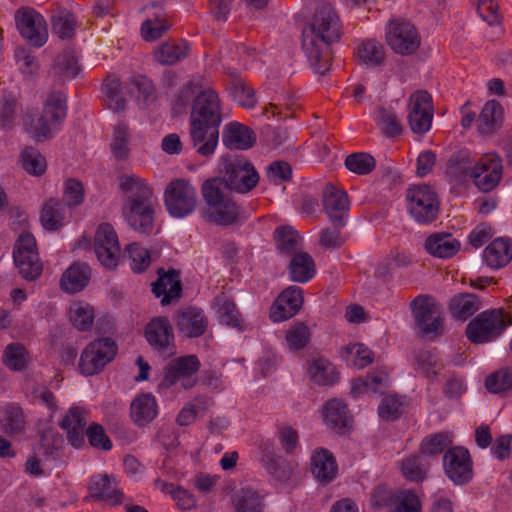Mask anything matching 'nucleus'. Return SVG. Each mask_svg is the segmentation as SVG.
Wrapping results in <instances>:
<instances>
[{
  "label": "nucleus",
  "instance_id": "20e7f679",
  "mask_svg": "<svg viewBox=\"0 0 512 512\" xmlns=\"http://www.w3.org/2000/svg\"><path fill=\"white\" fill-rule=\"evenodd\" d=\"M201 195L205 205L200 214L208 222L228 227L243 222L247 216L244 208L231 195L221 188L218 178H210L203 182Z\"/></svg>",
  "mask_w": 512,
  "mask_h": 512
},
{
  "label": "nucleus",
  "instance_id": "2eb2a0df",
  "mask_svg": "<svg viewBox=\"0 0 512 512\" xmlns=\"http://www.w3.org/2000/svg\"><path fill=\"white\" fill-rule=\"evenodd\" d=\"M16 27L21 36L35 47L43 46L48 39L47 24L44 18L29 7H22L15 14Z\"/></svg>",
  "mask_w": 512,
  "mask_h": 512
},
{
  "label": "nucleus",
  "instance_id": "c03bdc74",
  "mask_svg": "<svg viewBox=\"0 0 512 512\" xmlns=\"http://www.w3.org/2000/svg\"><path fill=\"white\" fill-rule=\"evenodd\" d=\"M503 110L501 104L496 100L488 101L478 118V130L481 134L493 133L501 124Z\"/></svg>",
  "mask_w": 512,
  "mask_h": 512
},
{
  "label": "nucleus",
  "instance_id": "2f4dec72",
  "mask_svg": "<svg viewBox=\"0 0 512 512\" xmlns=\"http://www.w3.org/2000/svg\"><path fill=\"white\" fill-rule=\"evenodd\" d=\"M483 259L491 268L506 266L512 259V242L506 238L493 240L484 250Z\"/></svg>",
  "mask_w": 512,
  "mask_h": 512
},
{
  "label": "nucleus",
  "instance_id": "bb28decb",
  "mask_svg": "<svg viewBox=\"0 0 512 512\" xmlns=\"http://www.w3.org/2000/svg\"><path fill=\"white\" fill-rule=\"evenodd\" d=\"M475 162L470 153L461 150L454 153L447 162L446 176L455 185L463 184L474 173Z\"/></svg>",
  "mask_w": 512,
  "mask_h": 512
},
{
  "label": "nucleus",
  "instance_id": "ddd939ff",
  "mask_svg": "<svg viewBox=\"0 0 512 512\" xmlns=\"http://www.w3.org/2000/svg\"><path fill=\"white\" fill-rule=\"evenodd\" d=\"M386 42L390 48L400 55L415 53L421 44L420 35L408 21H391L386 32Z\"/></svg>",
  "mask_w": 512,
  "mask_h": 512
},
{
  "label": "nucleus",
  "instance_id": "473e14b6",
  "mask_svg": "<svg viewBox=\"0 0 512 512\" xmlns=\"http://www.w3.org/2000/svg\"><path fill=\"white\" fill-rule=\"evenodd\" d=\"M131 418L138 426H146L158 413V406L154 396L142 394L131 403Z\"/></svg>",
  "mask_w": 512,
  "mask_h": 512
},
{
  "label": "nucleus",
  "instance_id": "a211bd4d",
  "mask_svg": "<svg viewBox=\"0 0 512 512\" xmlns=\"http://www.w3.org/2000/svg\"><path fill=\"white\" fill-rule=\"evenodd\" d=\"M473 464L470 454L463 447L449 448L443 456L446 476L456 485H463L473 478Z\"/></svg>",
  "mask_w": 512,
  "mask_h": 512
},
{
  "label": "nucleus",
  "instance_id": "1a4fd4ad",
  "mask_svg": "<svg viewBox=\"0 0 512 512\" xmlns=\"http://www.w3.org/2000/svg\"><path fill=\"white\" fill-rule=\"evenodd\" d=\"M407 210L420 224L435 221L439 214L440 201L437 193L428 185H414L406 192Z\"/></svg>",
  "mask_w": 512,
  "mask_h": 512
},
{
  "label": "nucleus",
  "instance_id": "dca6fc26",
  "mask_svg": "<svg viewBox=\"0 0 512 512\" xmlns=\"http://www.w3.org/2000/svg\"><path fill=\"white\" fill-rule=\"evenodd\" d=\"M145 337L152 349L163 358H170L177 352L170 321L166 317L151 320L145 329Z\"/></svg>",
  "mask_w": 512,
  "mask_h": 512
},
{
  "label": "nucleus",
  "instance_id": "f8f14e48",
  "mask_svg": "<svg viewBox=\"0 0 512 512\" xmlns=\"http://www.w3.org/2000/svg\"><path fill=\"white\" fill-rule=\"evenodd\" d=\"M116 344L111 338H101L88 344L83 350L79 369L84 375L99 373L116 354Z\"/></svg>",
  "mask_w": 512,
  "mask_h": 512
},
{
  "label": "nucleus",
  "instance_id": "39448f33",
  "mask_svg": "<svg viewBox=\"0 0 512 512\" xmlns=\"http://www.w3.org/2000/svg\"><path fill=\"white\" fill-rule=\"evenodd\" d=\"M67 115V97L60 91L50 92L41 114L30 115L24 120L26 130L38 141L51 138Z\"/></svg>",
  "mask_w": 512,
  "mask_h": 512
},
{
  "label": "nucleus",
  "instance_id": "0e129e2a",
  "mask_svg": "<svg viewBox=\"0 0 512 512\" xmlns=\"http://www.w3.org/2000/svg\"><path fill=\"white\" fill-rule=\"evenodd\" d=\"M125 255L130 261V268L137 273L145 271L151 263L149 251L137 243L128 245L125 249Z\"/></svg>",
  "mask_w": 512,
  "mask_h": 512
},
{
  "label": "nucleus",
  "instance_id": "e2e57ef3",
  "mask_svg": "<svg viewBox=\"0 0 512 512\" xmlns=\"http://www.w3.org/2000/svg\"><path fill=\"white\" fill-rule=\"evenodd\" d=\"M485 386L495 394L512 390V368L506 367L492 373L486 378Z\"/></svg>",
  "mask_w": 512,
  "mask_h": 512
},
{
  "label": "nucleus",
  "instance_id": "4be33fe9",
  "mask_svg": "<svg viewBox=\"0 0 512 512\" xmlns=\"http://www.w3.org/2000/svg\"><path fill=\"white\" fill-rule=\"evenodd\" d=\"M303 290L298 286H289L277 297L270 309L273 322H281L296 315L303 305Z\"/></svg>",
  "mask_w": 512,
  "mask_h": 512
},
{
  "label": "nucleus",
  "instance_id": "a18cd8bd",
  "mask_svg": "<svg viewBox=\"0 0 512 512\" xmlns=\"http://www.w3.org/2000/svg\"><path fill=\"white\" fill-rule=\"evenodd\" d=\"M104 102L114 111L124 110L126 100L122 93L121 81L116 75H108L103 83Z\"/></svg>",
  "mask_w": 512,
  "mask_h": 512
},
{
  "label": "nucleus",
  "instance_id": "680f3d73",
  "mask_svg": "<svg viewBox=\"0 0 512 512\" xmlns=\"http://www.w3.org/2000/svg\"><path fill=\"white\" fill-rule=\"evenodd\" d=\"M429 464L422 455H413L403 460L402 473L412 481H421L426 477Z\"/></svg>",
  "mask_w": 512,
  "mask_h": 512
},
{
  "label": "nucleus",
  "instance_id": "13d9d810",
  "mask_svg": "<svg viewBox=\"0 0 512 512\" xmlns=\"http://www.w3.org/2000/svg\"><path fill=\"white\" fill-rule=\"evenodd\" d=\"M69 317L72 324L81 331L90 330L94 320L93 308L82 302L73 303L70 306Z\"/></svg>",
  "mask_w": 512,
  "mask_h": 512
},
{
  "label": "nucleus",
  "instance_id": "09e8293b",
  "mask_svg": "<svg viewBox=\"0 0 512 512\" xmlns=\"http://www.w3.org/2000/svg\"><path fill=\"white\" fill-rule=\"evenodd\" d=\"M40 219L45 229H59L64 224L65 206L57 199H49L43 205Z\"/></svg>",
  "mask_w": 512,
  "mask_h": 512
},
{
  "label": "nucleus",
  "instance_id": "e433bc0d",
  "mask_svg": "<svg viewBox=\"0 0 512 512\" xmlns=\"http://www.w3.org/2000/svg\"><path fill=\"white\" fill-rule=\"evenodd\" d=\"M290 257L289 274L292 281L305 283L314 277L315 263L308 253L298 252Z\"/></svg>",
  "mask_w": 512,
  "mask_h": 512
},
{
  "label": "nucleus",
  "instance_id": "bf43d9fd",
  "mask_svg": "<svg viewBox=\"0 0 512 512\" xmlns=\"http://www.w3.org/2000/svg\"><path fill=\"white\" fill-rule=\"evenodd\" d=\"M171 24L163 14H156L153 18H148L142 23L141 33L146 41H154L160 38Z\"/></svg>",
  "mask_w": 512,
  "mask_h": 512
},
{
  "label": "nucleus",
  "instance_id": "4c0bfd02",
  "mask_svg": "<svg viewBox=\"0 0 512 512\" xmlns=\"http://www.w3.org/2000/svg\"><path fill=\"white\" fill-rule=\"evenodd\" d=\"M459 247V242L450 234H433L425 241L427 252L439 258L452 257L458 252Z\"/></svg>",
  "mask_w": 512,
  "mask_h": 512
},
{
  "label": "nucleus",
  "instance_id": "8fccbe9b",
  "mask_svg": "<svg viewBox=\"0 0 512 512\" xmlns=\"http://www.w3.org/2000/svg\"><path fill=\"white\" fill-rule=\"evenodd\" d=\"M215 305L217 307V316L220 323L235 328L241 326V314L235 303L225 294H221L215 298Z\"/></svg>",
  "mask_w": 512,
  "mask_h": 512
},
{
  "label": "nucleus",
  "instance_id": "72a5a7b5",
  "mask_svg": "<svg viewBox=\"0 0 512 512\" xmlns=\"http://www.w3.org/2000/svg\"><path fill=\"white\" fill-rule=\"evenodd\" d=\"M90 275L88 265L73 264L62 274L60 286L68 293L79 292L87 286Z\"/></svg>",
  "mask_w": 512,
  "mask_h": 512
},
{
  "label": "nucleus",
  "instance_id": "9d476101",
  "mask_svg": "<svg viewBox=\"0 0 512 512\" xmlns=\"http://www.w3.org/2000/svg\"><path fill=\"white\" fill-rule=\"evenodd\" d=\"M200 368V361L196 355L177 357L164 368L160 388L168 389L180 383L185 390L194 387L197 383L196 373Z\"/></svg>",
  "mask_w": 512,
  "mask_h": 512
},
{
  "label": "nucleus",
  "instance_id": "49530a36",
  "mask_svg": "<svg viewBox=\"0 0 512 512\" xmlns=\"http://www.w3.org/2000/svg\"><path fill=\"white\" fill-rule=\"evenodd\" d=\"M188 54V46L184 42L169 41L154 50L155 60L162 65H173Z\"/></svg>",
  "mask_w": 512,
  "mask_h": 512
},
{
  "label": "nucleus",
  "instance_id": "603ef678",
  "mask_svg": "<svg viewBox=\"0 0 512 512\" xmlns=\"http://www.w3.org/2000/svg\"><path fill=\"white\" fill-rule=\"evenodd\" d=\"M127 84L132 93H137L136 99L139 104L147 107L156 101L155 86L147 77L143 75L131 77Z\"/></svg>",
  "mask_w": 512,
  "mask_h": 512
},
{
  "label": "nucleus",
  "instance_id": "3c124183",
  "mask_svg": "<svg viewBox=\"0 0 512 512\" xmlns=\"http://www.w3.org/2000/svg\"><path fill=\"white\" fill-rule=\"evenodd\" d=\"M388 382V375L383 371H374L369 373L364 379L354 381L351 393L358 397L363 393H378Z\"/></svg>",
  "mask_w": 512,
  "mask_h": 512
},
{
  "label": "nucleus",
  "instance_id": "4d7b16f0",
  "mask_svg": "<svg viewBox=\"0 0 512 512\" xmlns=\"http://www.w3.org/2000/svg\"><path fill=\"white\" fill-rule=\"evenodd\" d=\"M130 135L126 124L121 123L114 127L110 148L113 156L117 160H125L130 153L129 148Z\"/></svg>",
  "mask_w": 512,
  "mask_h": 512
},
{
  "label": "nucleus",
  "instance_id": "c756f323",
  "mask_svg": "<svg viewBox=\"0 0 512 512\" xmlns=\"http://www.w3.org/2000/svg\"><path fill=\"white\" fill-rule=\"evenodd\" d=\"M222 141L229 149L246 150L254 145L255 135L249 127L230 122L224 128Z\"/></svg>",
  "mask_w": 512,
  "mask_h": 512
},
{
  "label": "nucleus",
  "instance_id": "338daca9",
  "mask_svg": "<svg viewBox=\"0 0 512 512\" xmlns=\"http://www.w3.org/2000/svg\"><path fill=\"white\" fill-rule=\"evenodd\" d=\"M403 409V399L398 395L391 394L383 397L378 407V414L381 419L393 421L401 416V414L403 413Z\"/></svg>",
  "mask_w": 512,
  "mask_h": 512
},
{
  "label": "nucleus",
  "instance_id": "9b49d317",
  "mask_svg": "<svg viewBox=\"0 0 512 512\" xmlns=\"http://www.w3.org/2000/svg\"><path fill=\"white\" fill-rule=\"evenodd\" d=\"M15 265L26 280H35L42 273V263L39 259L36 240L29 232L19 235L13 252Z\"/></svg>",
  "mask_w": 512,
  "mask_h": 512
},
{
  "label": "nucleus",
  "instance_id": "864d4df0",
  "mask_svg": "<svg viewBox=\"0 0 512 512\" xmlns=\"http://www.w3.org/2000/svg\"><path fill=\"white\" fill-rule=\"evenodd\" d=\"M52 30L61 39L72 37L75 31L76 21L71 12L58 7L53 11L51 17Z\"/></svg>",
  "mask_w": 512,
  "mask_h": 512
},
{
  "label": "nucleus",
  "instance_id": "37998d69",
  "mask_svg": "<svg viewBox=\"0 0 512 512\" xmlns=\"http://www.w3.org/2000/svg\"><path fill=\"white\" fill-rule=\"evenodd\" d=\"M310 379L321 386L334 384L338 379V373L334 365L324 358L313 359L308 365Z\"/></svg>",
  "mask_w": 512,
  "mask_h": 512
},
{
  "label": "nucleus",
  "instance_id": "a19ab883",
  "mask_svg": "<svg viewBox=\"0 0 512 512\" xmlns=\"http://www.w3.org/2000/svg\"><path fill=\"white\" fill-rule=\"evenodd\" d=\"M324 420L337 432H342L349 424L347 405L339 399H331L324 406Z\"/></svg>",
  "mask_w": 512,
  "mask_h": 512
},
{
  "label": "nucleus",
  "instance_id": "6e6552de",
  "mask_svg": "<svg viewBox=\"0 0 512 512\" xmlns=\"http://www.w3.org/2000/svg\"><path fill=\"white\" fill-rule=\"evenodd\" d=\"M198 196L190 181L179 178L171 181L164 191V204L170 216L184 218L197 207Z\"/></svg>",
  "mask_w": 512,
  "mask_h": 512
},
{
  "label": "nucleus",
  "instance_id": "412c9836",
  "mask_svg": "<svg viewBox=\"0 0 512 512\" xmlns=\"http://www.w3.org/2000/svg\"><path fill=\"white\" fill-rule=\"evenodd\" d=\"M322 203L332 224L345 226L350 208L347 193L333 185H327L323 190Z\"/></svg>",
  "mask_w": 512,
  "mask_h": 512
},
{
  "label": "nucleus",
  "instance_id": "c85d7f7f",
  "mask_svg": "<svg viewBox=\"0 0 512 512\" xmlns=\"http://www.w3.org/2000/svg\"><path fill=\"white\" fill-rule=\"evenodd\" d=\"M163 269L158 270L159 278L153 283L152 291L156 297L163 296L161 303L166 305L173 299L180 297L181 282L179 272L171 269L168 272H163Z\"/></svg>",
  "mask_w": 512,
  "mask_h": 512
},
{
  "label": "nucleus",
  "instance_id": "f03ea898",
  "mask_svg": "<svg viewBox=\"0 0 512 512\" xmlns=\"http://www.w3.org/2000/svg\"><path fill=\"white\" fill-rule=\"evenodd\" d=\"M221 122L218 94L213 89L200 92L192 105L189 129L192 146L200 156L208 158L214 154Z\"/></svg>",
  "mask_w": 512,
  "mask_h": 512
},
{
  "label": "nucleus",
  "instance_id": "5701e85b",
  "mask_svg": "<svg viewBox=\"0 0 512 512\" xmlns=\"http://www.w3.org/2000/svg\"><path fill=\"white\" fill-rule=\"evenodd\" d=\"M87 418V409L72 406L59 423L60 427L66 431L69 443L76 449L82 448L85 444Z\"/></svg>",
  "mask_w": 512,
  "mask_h": 512
},
{
  "label": "nucleus",
  "instance_id": "6ab92c4d",
  "mask_svg": "<svg viewBox=\"0 0 512 512\" xmlns=\"http://www.w3.org/2000/svg\"><path fill=\"white\" fill-rule=\"evenodd\" d=\"M433 119L432 97L425 90H418L409 97L408 122L411 130L424 134L431 128Z\"/></svg>",
  "mask_w": 512,
  "mask_h": 512
},
{
  "label": "nucleus",
  "instance_id": "69168bd1",
  "mask_svg": "<svg viewBox=\"0 0 512 512\" xmlns=\"http://www.w3.org/2000/svg\"><path fill=\"white\" fill-rule=\"evenodd\" d=\"M54 72L64 78H74L78 75L80 67L72 51H63L59 54L54 63Z\"/></svg>",
  "mask_w": 512,
  "mask_h": 512
},
{
  "label": "nucleus",
  "instance_id": "6e6d98bb",
  "mask_svg": "<svg viewBox=\"0 0 512 512\" xmlns=\"http://www.w3.org/2000/svg\"><path fill=\"white\" fill-rule=\"evenodd\" d=\"M29 362V354L20 343H11L6 346L3 353L4 365L12 371L24 370Z\"/></svg>",
  "mask_w": 512,
  "mask_h": 512
},
{
  "label": "nucleus",
  "instance_id": "0eeeda50",
  "mask_svg": "<svg viewBox=\"0 0 512 512\" xmlns=\"http://www.w3.org/2000/svg\"><path fill=\"white\" fill-rule=\"evenodd\" d=\"M512 325V317L502 309L481 312L472 319L465 329L467 339L474 344L491 342Z\"/></svg>",
  "mask_w": 512,
  "mask_h": 512
},
{
  "label": "nucleus",
  "instance_id": "79ce46f5",
  "mask_svg": "<svg viewBox=\"0 0 512 512\" xmlns=\"http://www.w3.org/2000/svg\"><path fill=\"white\" fill-rule=\"evenodd\" d=\"M232 503L234 512H264L263 497L249 487L237 491L233 495Z\"/></svg>",
  "mask_w": 512,
  "mask_h": 512
},
{
  "label": "nucleus",
  "instance_id": "f3484780",
  "mask_svg": "<svg viewBox=\"0 0 512 512\" xmlns=\"http://www.w3.org/2000/svg\"><path fill=\"white\" fill-rule=\"evenodd\" d=\"M94 251L97 259L104 267L114 269L120 258L118 236L109 223L101 224L94 236Z\"/></svg>",
  "mask_w": 512,
  "mask_h": 512
},
{
  "label": "nucleus",
  "instance_id": "393cba45",
  "mask_svg": "<svg viewBox=\"0 0 512 512\" xmlns=\"http://www.w3.org/2000/svg\"><path fill=\"white\" fill-rule=\"evenodd\" d=\"M88 489L92 498L105 501L109 505L121 504L124 499V494L116 487L115 479L107 474L94 475Z\"/></svg>",
  "mask_w": 512,
  "mask_h": 512
},
{
  "label": "nucleus",
  "instance_id": "7c9ffc66",
  "mask_svg": "<svg viewBox=\"0 0 512 512\" xmlns=\"http://www.w3.org/2000/svg\"><path fill=\"white\" fill-rule=\"evenodd\" d=\"M337 464L334 456L327 449H317L311 457V472L321 483H328L337 473Z\"/></svg>",
  "mask_w": 512,
  "mask_h": 512
},
{
  "label": "nucleus",
  "instance_id": "ea45409f",
  "mask_svg": "<svg viewBox=\"0 0 512 512\" xmlns=\"http://www.w3.org/2000/svg\"><path fill=\"white\" fill-rule=\"evenodd\" d=\"M481 307V302L477 295L471 293H462L454 296L449 302L451 315L459 320L465 321Z\"/></svg>",
  "mask_w": 512,
  "mask_h": 512
},
{
  "label": "nucleus",
  "instance_id": "b1692460",
  "mask_svg": "<svg viewBox=\"0 0 512 512\" xmlns=\"http://www.w3.org/2000/svg\"><path fill=\"white\" fill-rule=\"evenodd\" d=\"M176 326L188 338L202 336L207 327L208 319L201 309L188 307L179 311L175 316Z\"/></svg>",
  "mask_w": 512,
  "mask_h": 512
},
{
  "label": "nucleus",
  "instance_id": "c9c22d12",
  "mask_svg": "<svg viewBox=\"0 0 512 512\" xmlns=\"http://www.w3.org/2000/svg\"><path fill=\"white\" fill-rule=\"evenodd\" d=\"M39 451L46 459L57 460L63 447L62 435L52 426L39 430Z\"/></svg>",
  "mask_w": 512,
  "mask_h": 512
},
{
  "label": "nucleus",
  "instance_id": "f704fd0d",
  "mask_svg": "<svg viewBox=\"0 0 512 512\" xmlns=\"http://www.w3.org/2000/svg\"><path fill=\"white\" fill-rule=\"evenodd\" d=\"M277 251L284 256L290 257L301 247V237L290 225L278 226L273 234Z\"/></svg>",
  "mask_w": 512,
  "mask_h": 512
},
{
  "label": "nucleus",
  "instance_id": "58836bf2",
  "mask_svg": "<svg viewBox=\"0 0 512 512\" xmlns=\"http://www.w3.org/2000/svg\"><path fill=\"white\" fill-rule=\"evenodd\" d=\"M414 369L428 379H435L443 370V363L435 350H420L414 355Z\"/></svg>",
  "mask_w": 512,
  "mask_h": 512
},
{
  "label": "nucleus",
  "instance_id": "052dcab7",
  "mask_svg": "<svg viewBox=\"0 0 512 512\" xmlns=\"http://www.w3.org/2000/svg\"><path fill=\"white\" fill-rule=\"evenodd\" d=\"M21 159L24 170L31 175L40 176L46 171V160L36 148L26 147L21 154Z\"/></svg>",
  "mask_w": 512,
  "mask_h": 512
},
{
  "label": "nucleus",
  "instance_id": "a878e982",
  "mask_svg": "<svg viewBox=\"0 0 512 512\" xmlns=\"http://www.w3.org/2000/svg\"><path fill=\"white\" fill-rule=\"evenodd\" d=\"M28 421L23 408L17 403H8L0 408V428L10 437L26 432Z\"/></svg>",
  "mask_w": 512,
  "mask_h": 512
},
{
  "label": "nucleus",
  "instance_id": "cd10ccee",
  "mask_svg": "<svg viewBox=\"0 0 512 512\" xmlns=\"http://www.w3.org/2000/svg\"><path fill=\"white\" fill-rule=\"evenodd\" d=\"M357 62L368 68L374 69L384 64L386 52L383 44L375 39L361 40L354 49Z\"/></svg>",
  "mask_w": 512,
  "mask_h": 512
},
{
  "label": "nucleus",
  "instance_id": "4468645a",
  "mask_svg": "<svg viewBox=\"0 0 512 512\" xmlns=\"http://www.w3.org/2000/svg\"><path fill=\"white\" fill-rule=\"evenodd\" d=\"M411 310L416 324L423 334L440 335L443 333L444 319L432 297L417 296L411 302Z\"/></svg>",
  "mask_w": 512,
  "mask_h": 512
},
{
  "label": "nucleus",
  "instance_id": "774afa93",
  "mask_svg": "<svg viewBox=\"0 0 512 512\" xmlns=\"http://www.w3.org/2000/svg\"><path fill=\"white\" fill-rule=\"evenodd\" d=\"M345 166L348 170L359 175L369 174L375 167V159L367 153L359 152L347 156Z\"/></svg>",
  "mask_w": 512,
  "mask_h": 512
},
{
  "label": "nucleus",
  "instance_id": "7ed1b4c3",
  "mask_svg": "<svg viewBox=\"0 0 512 512\" xmlns=\"http://www.w3.org/2000/svg\"><path fill=\"white\" fill-rule=\"evenodd\" d=\"M123 193L122 213L135 231L150 233L154 223L153 191L147 182L132 174L120 178Z\"/></svg>",
  "mask_w": 512,
  "mask_h": 512
},
{
  "label": "nucleus",
  "instance_id": "de8ad7c7",
  "mask_svg": "<svg viewBox=\"0 0 512 512\" xmlns=\"http://www.w3.org/2000/svg\"><path fill=\"white\" fill-rule=\"evenodd\" d=\"M261 460L265 463L268 472L280 481L288 480L293 474L294 465L277 456L273 450H270L269 444Z\"/></svg>",
  "mask_w": 512,
  "mask_h": 512
},
{
  "label": "nucleus",
  "instance_id": "aec40b11",
  "mask_svg": "<svg viewBox=\"0 0 512 512\" xmlns=\"http://www.w3.org/2000/svg\"><path fill=\"white\" fill-rule=\"evenodd\" d=\"M502 170L500 157L494 153H488L475 164L472 179L481 191L489 192L500 182Z\"/></svg>",
  "mask_w": 512,
  "mask_h": 512
},
{
  "label": "nucleus",
  "instance_id": "f257e3e1",
  "mask_svg": "<svg viewBox=\"0 0 512 512\" xmlns=\"http://www.w3.org/2000/svg\"><path fill=\"white\" fill-rule=\"evenodd\" d=\"M342 35L338 13L329 3L320 4L302 32V48L315 73L324 75L330 70L332 45Z\"/></svg>",
  "mask_w": 512,
  "mask_h": 512
},
{
  "label": "nucleus",
  "instance_id": "5fc2aeb1",
  "mask_svg": "<svg viewBox=\"0 0 512 512\" xmlns=\"http://www.w3.org/2000/svg\"><path fill=\"white\" fill-rule=\"evenodd\" d=\"M452 434L449 432H439L425 437L420 445V451L423 455L437 456L452 445Z\"/></svg>",
  "mask_w": 512,
  "mask_h": 512
},
{
  "label": "nucleus",
  "instance_id": "423d86ee",
  "mask_svg": "<svg viewBox=\"0 0 512 512\" xmlns=\"http://www.w3.org/2000/svg\"><path fill=\"white\" fill-rule=\"evenodd\" d=\"M217 177L229 191L238 194L251 192L259 183L260 176L254 165L244 157L224 159Z\"/></svg>",
  "mask_w": 512,
  "mask_h": 512
}]
</instances>
